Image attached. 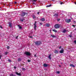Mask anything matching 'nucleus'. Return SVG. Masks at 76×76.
Here are the masks:
<instances>
[{"mask_svg":"<svg viewBox=\"0 0 76 76\" xmlns=\"http://www.w3.org/2000/svg\"><path fill=\"white\" fill-rule=\"evenodd\" d=\"M35 45H41V44H42V42L39 41H37L35 42Z\"/></svg>","mask_w":76,"mask_h":76,"instance_id":"nucleus-1","label":"nucleus"},{"mask_svg":"<svg viewBox=\"0 0 76 76\" xmlns=\"http://www.w3.org/2000/svg\"><path fill=\"white\" fill-rule=\"evenodd\" d=\"M26 15H28V13H27L24 12H23L21 13V16H25Z\"/></svg>","mask_w":76,"mask_h":76,"instance_id":"nucleus-2","label":"nucleus"},{"mask_svg":"<svg viewBox=\"0 0 76 76\" xmlns=\"http://www.w3.org/2000/svg\"><path fill=\"white\" fill-rule=\"evenodd\" d=\"M60 24H56L55 26V28H56V29H58L60 28Z\"/></svg>","mask_w":76,"mask_h":76,"instance_id":"nucleus-3","label":"nucleus"},{"mask_svg":"<svg viewBox=\"0 0 76 76\" xmlns=\"http://www.w3.org/2000/svg\"><path fill=\"white\" fill-rule=\"evenodd\" d=\"M24 54L26 56H29L31 55V54L28 52H26L24 53Z\"/></svg>","mask_w":76,"mask_h":76,"instance_id":"nucleus-4","label":"nucleus"},{"mask_svg":"<svg viewBox=\"0 0 76 76\" xmlns=\"http://www.w3.org/2000/svg\"><path fill=\"white\" fill-rule=\"evenodd\" d=\"M65 21L67 23H69V22H71V20L70 19H66L65 20Z\"/></svg>","mask_w":76,"mask_h":76,"instance_id":"nucleus-5","label":"nucleus"},{"mask_svg":"<svg viewBox=\"0 0 76 76\" xmlns=\"http://www.w3.org/2000/svg\"><path fill=\"white\" fill-rule=\"evenodd\" d=\"M60 53L61 54H62V53H64V50H63V49H62L61 50V51H60Z\"/></svg>","mask_w":76,"mask_h":76,"instance_id":"nucleus-6","label":"nucleus"},{"mask_svg":"<svg viewBox=\"0 0 76 76\" xmlns=\"http://www.w3.org/2000/svg\"><path fill=\"white\" fill-rule=\"evenodd\" d=\"M46 26L47 27H50V24L48 23H46Z\"/></svg>","mask_w":76,"mask_h":76,"instance_id":"nucleus-7","label":"nucleus"},{"mask_svg":"<svg viewBox=\"0 0 76 76\" xmlns=\"http://www.w3.org/2000/svg\"><path fill=\"white\" fill-rule=\"evenodd\" d=\"M9 27H10V28H12V23H9Z\"/></svg>","mask_w":76,"mask_h":76,"instance_id":"nucleus-8","label":"nucleus"},{"mask_svg":"<svg viewBox=\"0 0 76 76\" xmlns=\"http://www.w3.org/2000/svg\"><path fill=\"white\" fill-rule=\"evenodd\" d=\"M15 73H16V74L18 76H21V74L20 73H18V72H16Z\"/></svg>","mask_w":76,"mask_h":76,"instance_id":"nucleus-9","label":"nucleus"},{"mask_svg":"<svg viewBox=\"0 0 76 76\" xmlns=\"http://www.w3.org/2000/svg\"><path fill=\"white\" fill-rule=\"evenodd\" d=\"M40 20L42 21V22H44L45 21V19L44 18H42Z\"/></svg>","mask_w":76,"mask_h":76,"instance_id":"nucleus-10","label":"nucleus"},{"mask_svg":"<svg viewBox=\"0 0 76 76\" xmlns=\"http://www.w3.org/2000/svg\"><path fill=\"white\" fill-rule=\"evenodd\" d=\"M51 55L50 54L49 55V56L48 57V58L50 59V60H51Z\"/></svg>","mask_w":76,"mask_h":76,"instance_id":"nucleus-11","label":"nucleus"},{"mask_svg":"<svg viewBox=\"0 0 76 76\" xmlns=\"http://www.w3.org/2000/svg\"><path fill=\"white\" fill-rule=\"evenodd\" d=\"M48 66V65L47 64H44V66L45 67H47Z\"/></svg>","mask_w":76,"mask_h":76,"instance_id":"nucleus-12","label":"nucleus"},{"mask_svg":"<svg viewBox=\"0 0 76 76\" xmlns=\"http://www.w3.org/2000/svg\"><path fill=\"white\" fill-rule=\"evenodd\" d=\"M70 66H71V67H75V65H73V64H70Z\"/></svg>","mask_w":76,"mask_h":76,"instance_id":"nucleus-13","label":"nucleus"},{"mask_svg":"<svg viewBox=\"0 0 76 76\" xmlns=\"http://www.w3.org/2000/svg\"><path fill=\"white\" fill-rule=\"evenodd\" d=\"M54 16H55L56 18H57L58 17V14H55Z\"/></svg>","mask_w":76,"mask_h":76,"instance_id":"nucleus-14","label":"nucleus"},{"mask_svg":"<svg viewBox=\"0 0 76 76\" xmlns=\"http://www.w3.org/2000/svg\"><path fill=\"white\" fill-rule=\"evenodd\" d=\"M18 26L20 29H22V26H21L19 25H18Z\"/></svg>","mask_w":76,"mask_h":76,"instance_id":"nucleus-15","label":"nucleus"},{"mask_svg":"<svg viewBox=\"0 0 76 76\" xmlns=\"http://www.w3.org/2000/svg\"><path fill=\"white\" fill-rule=\"evenodd\" d=\"M66 31H66V30L64 29L63 30L62 32H63V33H66Z\"/></svg>","mask_w":76,"mask_h":76,"instance_id":"nucleus-16","label":"nucleus"},{"mask_svg":"<svg viewBox=\"0 0 76 76\" xmlns=\"http://www.w3.org/2000/svg\"><path fill=\"white\" fill-rule=\"evenodd\" d=\"M21 60H22V59L20 58H19L18 59V61H21Z\"/></svg>","mask_w":76,"mask_h":76,"instance_id":"nucleus-17","label":"nucleus"},{"mask_svg":"<svg viewBox=\"0 0 76 76\" xmlns=\"http://www.w3.org/2000/svg\"><path fill=\"white\" fill-rule=\"evenodd\" d=\"M23 20H25L24 18H21L20 19V21L21 22H23Z\"/></svg>","mask_w":76,"mask_h":76,"instance_id":"nucleus-18","label":"nucleus"},{"mask_svg":"<svg viewBox=\"0 0 76 76\" xmlns=\"http://www.w3.org/2000/svg\"><path fill=\"white\" fill-rule=\"evenodd\" d=\"M54 53H56V54H58V50H55V51Z\"/></svg>","mask_w":76,"mask_h":76,"instance_id":"nucleus-19","label":"nucleus"},{"mask_svg":"<svg viewBox=\"0 0 76 76\" xmlns=\"http://www.w3.org/2000/svg\"><path fill=\"white\" fill-rule=\"evenodd\" d=\"M51 4H50L48 5H47L46 6L47 7H51Z\"/></svg>","mask_w":76,"mask_h":76,"instance_id":"nucleus-20","label":"nucleus"},{"mask_svg":"<svg viewBox=\"0 0 76 76\" xmlns=\"http://www.w3.org/2000/svg\"><path fill=\"white\" fill-rule=\"evenodd\" d=\"M51 37H53V38H56L55 36H54L53 35H51Z\"/></svg>","mask_w":76,"mask_h":76,"instance_id":"nucleus-21","label":"nucleus"},{"mask_svg":"<svg viewBox=\"0 0 76 76\" xmlns=\"http://www.w3.org/2000/svg\"><path fill=\"white\" fill-rule=\"evenodd\" d=\"M34 29L35 30H36V28L37 27V26H36V24L35 25H34Z\"/></svg>","mask_w":76,"mask_h":76,"instance_id":"nucleus-22","label":"nucleus"},{"mask_svg":"<svg viewBox=\"0 0 76 76\" xmlns=\"http://www.w3.org/2000/svg\"><path fill=\"white\" fill-rule=\"evenodd\" d=\"M53 31L54 32H57V30L54 29V30H53Z\"/></svg>","mask_w":76,"mask_h":76,"instance_id":"nucleus-23","label":"nucleus"},{"mask_svg":"<svg viewBox=\"0 0 76 76\" xmlns=\"http://www.w3.org/2000/svg\"><path fill=\"white\" fill-rule=\"evenodd\" d=\"M10 76H13V74H11L10 75Z\"/></svg>","mask_w":76,"mask_h":76,"instance_id":"nucleus-24","label":"nucleus"},{"mask_svg":"<svg viewBox=\"0 0 76 76\" xmlns=\"http://www.w3.org/2000/svg\"><path fill=\"white\" fill-rule=\"evenodd\" d=\"M22 69L23 70H25V69L23 68H22Z\"/></svg>","mask_w":76,"mask_h":76,"instance_id":"nucleus-25","label":"nucleus"},{"mask_svg":"<svg viewBox=\"0 0 76 76\" xmlns=\"http://www.w3.org/2000/svg\"><path fill=\"white\" fill-rule=\"evenodd\" d=\"M10 48V47L9 46H7V49H9V48Z\"/></svg>","mask_w":76,"mask_h":76,"instance_id":"nucleus-26","label":"nucleus"},{"mask_svg":"<svg viewBox=\"0 0 76 76\" xmlns=\"http://www.w3.org/2000/svg\"><path fill=\"white\" fill-rule=\"evenodd\" d=\"M32 1H34V2L37 1V0H32Z\"/></svg>","mask_w":76,"mask_h":76,"instance_id":"nucleus-27","label":"nucleus"},{"mask_svg":"<svg viewBox=\"0 0 76 76\" xmlns=\"http://www.w3.org/2000/svg\"><path fill=\"white\" fill-rule=\"evenodd\" d=\"M69 36L70 38H71L72 37V36L71 35H69Z\"/></svg>","mask_w":76,"mask_h":76,"instance_id":"nucleus-28","label":"nucleus"},{"mask_svg":"<svg viewBox=\"0 0 76 76\" xmlns=\"http://www.w3.org/2000/svg\"><path fill=\"white\" fill-rule=\"evenodd\" d=\"M60 20V19H57V21H59Z\"/></svg>","mask_w":76,"mask_h":76,"instance_id":"nucleus-29","label":"nucleus"},{"mask_svg":"<svg viewBox=\"0 0 76 76\" xmlns=\"http://www.w3.org/2000/svg\"><path fill=\"white\" fill-rule=\"evenodd\" d=\"M8 61H9V62H11V60L10 59H8Z\"/></svg>","mask_w":76,"mask_h":76,"instance_id":"nucleus-30","label":"nucleus"},{"mask_svg":"<svg viewBox=\"0 0 76 76\" xmlns=\"http://www.w3.org/2000/svg\"><path fill=\"white\" fill-rule=\"evenodd\" d=\"M36 23H37V22H36V21H35V23H34V25H36Z\"/></svg>","mask_w":76,"mask_h":76,"instance_id":"nucleus-31","label":"nucleus"},{"mask_svg":"<svg viewBox=\"0 0 76 76\" xmlns=\"http://www.w3.org/2000/svg\"><path fill=\"white\" fill-rule=\"evenodd\" d=\"M28 62H31V60H28Z\"/></svg>","mask_w":76,"mask_h":76,"instance_id":"nucleus-32","label":"nucleus"},{"mask_svg":"<svg viewBox=\"0 0 76 76\" xmlns=\"http://www.w3.org/2000/svg\"><path fill=\"white\" fill-rule=\"evenodd\" d=\"M57 73H58V74H59V73H60V72L59 71H58L57 72Z\"/></svg>","mask_w":76,"mask_h":76,"instance_id":"nucleus-33","label":"nucleus"},{"mask_svg":"<svg viewBox=\"0 0 76 76\" xmlns=\"http://www.w3.org/2000/svg\"><path fill=\"white\" fill-rule=\"evenodd\" d=\"M34 57H37V55L36 54L34 55Z\"/></svg>","mask_w":76,"mask_h":76,"instance_id":"nucleus-34","label":"nucleus"},{"mask_svg":"<svg viewBox=\"0 0 76 76\" xmlns=\"http://www.w3.org/2000/svg\"><path fill=\"white\" fill-rule=\"evenodd\" d=\"M0 28H1V29L3 28V27L1 26H0Z\"/></svg>","mask_w":76,"mask_h":76,"instance_id":"nucleus-35","label":"nucleus"},{"mask_svg":"<svg viewBox=\"0 0 76 76\" xmlns=\"http://www.w3.org/2000/svg\"><path fill=\"white\" fill-rule=\"evenodd\" d=\"M75 26H76L75 25H72V26H73V27H74V28H75Z\"/></svg>","mask_w":76,"mask_h":76,"instance_id":"nucleus-36","label":"nucleus"},{"mask_svg":"<svg viewBox=\"0 0 76 76\" xmlns=\"http://www.w3.org/2000/svg\"><path fill=\"white\" fill-rule=\"evenodd\" d=\"M30 38H33L32 37V36H30Z\"/></svg>","mask_w":76,"mask_h":76,"instance_id":"nucleus-37","label":"nucleus"},{"mask_svg":"<svg viewBox=\"0 0 76 76\" xmlns=\"http://www.w3.org/2000/svg\"><path fill=\"white\" fill-rule=\"evenodd\" d=\"M8 53L7 52H5V54L6 55H7V53Z\"/></svg>","mask_w":76,"mask_h":76,"instance_id":"nucleus-38","label":"nucleus"},{"mask_svg":"<svg viewBox=\"0 0 76 76\" xmlns=\"http://www.w3.org/2000/svg\"><path fill=\"white\" fill-rule=\"evenodd\" d=\"M1 57H2V55H0V58H1Z\"/></svg>","mask_w":76,"mask_h":76,"instance_id":"nucleus-39","label":"nucleus"},{"mask_svg":"<svg viewBox=\"0 0 76 76\" xmlns=\"http://www.w3.org/2000/svg\"><path fill=\"white\" fill-rule=\"evenodd\" d=\"M59 48V49H60L61 48V46H60Z\"/></svg>","mask_w":76,"mask_h":76,"instance_id":"nucleus-40","label":"nucleus"},{"mask_svg":"<svg viewBox=\"0 0 76 76\" xmlns=\"http://www.w3.org/2000/svg\"><path fill=\"white\" fill-rule=\"evenodd\" d=\"M39 12H37V14H38V15H39Z\"/></svg>","mask_w":76,"mask_h":76,"instance_id":"nucleus-41","label":"nucleus"},{"mask_svg":"<svg viewBox=\"0 0 76 76\" xmlns=\"http://www.w3.org/2000/svg\"><path fill=\"white\" fill-rule=\"evenodd\" d=\"M74 43H75V44H76V40H75L74 41Z\"/></svg>","mask_w":76,"mask_h":76,"instance_id":"nucleus-42","label":"nucleus"},{"mask_svg":"<svg viewBox=\"0 0 76 76\" xmlns=\"http://www.w3.org/2000/svg\"><path fill=\"white\" fill-rule=\"evenodd\" d=\"M33 18L34 19V18H35V16H33Z\"/></svg>","mask_w":76,"mask_h":76,"instance_id":"nucleus-43","label":"nucleus"},{"mask_svg":"<svg viewBox=\"0 0 76 76\" xmlns=\"http://www.w3.org/2000/svg\"><path fill=\"white\" fill-rule=\"evenodd\" d=\"M18 36H17V37H16V39H18Z\"/></svg>","mask_w":76,"mask_h":76,"instance_id":"nucleus-44","label":"nucleus"},{"mask_svg":"<svg viewBox=\"0 0 76 76\" xmlns=\"http://www.w3.org/2000/svg\"><path fill=\"white\" fill-rule=\"evenodd\" d=\"M40 24L42 25V23H40Z\"/></svg>","mask_w":76,"mask_h":76,"instance_id":"nucleus-45","label":"nucleus"},{"mask_svg":"<svg viewBox=\"0 0 76 76\" xmlns=\"http://www.w3.org/2000/svg\"><path fill=\"white\" fill-rule=\"evenodd\" d=\"M60 4H63V3H60Z\"/></svg>","mask_w":76,"mask_h":76,"instance_id":"nucleus-46","label":"nucleus"},{"mask_svg":"<svg viewBox=\"0 0 76 76\" xmlns=\"http://www.w3.org/2000/svg\"><path fill=\"white\" fill-rule=\"evenodd\" d=\"M74 23H76V21H74Z\"/></svg>","mask_w":76,"mask_h":76,"instance_id":"nucleus-47","label":"nucleus"},{"mask_svg":"<svg viewBox=\"0 0 76 76\" xmlns=\"http://www.w3.org/2000/svg\"><path fill=\"white\" fill-rule=\"evenodd\" d=\"M15 4H16V3H17V2H15Z\"/></svg>","mask_w":76,"mask_h":76,"instance_id":"nucleus-48","label":"nucleus"},{"mask_svg":"<svg viewBox=\"0 0 76 76\" xmlns=\"http://www.w3.org/2000/svg\"><path fill=\"white\" fill-rule=\"evenodd\" d=\"M74 3L75 4H76V2H74Z\"/></svg>","mask_w":76,"mask_h":76,"instance_id":"nucleus-49","label":"nucleus"},{"mask_svg":"<svg viewBox=\"0 0 76 76\" xmlns=\"http://www.w3.org/2000/svg\"><path fill=\"white\" fill-rule=\"evenodd\" d=\"M59 67H61V65H59Z\"/></svg>","mask_w":76,"mask_h":76,"instance_id":"nucleus-50","label":"nucleus"},{"mask_svg":"<svg viewBox=\"0 0 76 76\" xmlns=\"http://www.w3.org/2000/svg\"><path fill=\"white\" fill-rule=\"evenodd\" d=\"M52 0V1H54V0Z\"/></svg>","mask_w":76,"mask_h":76,"instance_id":"nucleus-51","label":"nucleus"},{"mask_svg":"<svg viewBox=\"0 0 76 76\" xmlns=\"http://www.w3.org/2000/svg\"><path fill=\"white\" fill-rule=\"evenodd\" d=\"M13 76H16V75H14Z\"/></svg>","mask_w":76,"mask_h":76,"instance_id":"nucleus-52","label":"nucleus"},{"mask_svg":"<svg viewBox=\"0 0 76 76\" xmlns=\"http://www.w3.org/2000/svg\"><path fill=\"white\" fill-rule=\"evenodd\" d=\"M75 31H76V28L75 29Z\"/></svg>","mask_w":76,"mask_h":76,"instance_id":"nucleus-53","label":"nucleus"},{"mask_svg":"<svg viewBox=\"0 0 76 76\" xmlns=\"http://www.w3.org/2000/svg\"><path fill=\"white\" fill-rule=\"evenodd\" d=\"M14 68H15V67H14Z\"/></svg>","mask_w":76,"mask_h":76,"instance_id":"nucleus-54","label":"nucleus"}]
</instances>
